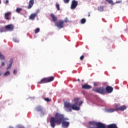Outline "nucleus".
<instances>
[{"label":"nucleus","mask_w":128,"mask_h":128,"mask_svg":"<svg viewBox=\"0 0 128 128\" xmlns=\"http://www.w3.org/2000/svg\"><path fill=\"white\" fill-rule=\"evenodd\" d=\"M66 120H68V118H65L63 114L56 113L54 117H52L50 119V126L51 128H54L56 124L60 126L62 124V128H68L70 126V122Z\"/></svg>","instance_id":"nucleus-1"},{"label":"nucleus","mask_w":128,"mask_h":128,"mask_svg":"<svg viewBox=\"0 0 128 128\" xmlns=\"http://www.w3.org/2000/svg\"><path fill=\"white\" fill-rule=\"evenodd\" d=\"M78 100H80V98H75V103L73 104H72L68 102H65L64 107L66 108V112H70L72 110H80V107L82 104V101L80 102Z\"/></svg>","instance_id":"nucleus-2"},{"label":"nucleus","mask_w":128,"mask_h":128,"mask_svg":"<svg viewBox=\"0 0 128 128\" xmlns=\"http://www.w3.org/2000/svg\"><path fill=\"white\" fill-rule=\"evenodd\" d=\"M88 128H106V124L100 122L90 121L89 122Z\"/></svg>","instance_id":"nucleus-3"},{"label":"nucleus","mask_w":128,"mask_h":128,"mask_svg":"<svg viewBox=\"0 0 128 128\" xmlns=\"http://www.w3.org/2000/svg\"><path fill=\"white\" fill-rule=\"evenodd\" d=\"M118 105L116 104L115 106V107H116L115 108L108 109L107 112H118V110H120L121 112H124V110H126V106L124 105L122 106L119 108H118Z\"/></svg>","instance_id":"nucleus-4"},{"label":"nucleus","mask_w":128,"mask_h":128,"mask_svg":"<svg viewBox=\"0 0 128 128\" xmlns=\"http://www.w3.org/2000/svg\"><path fill=\"white\" fill-rule=\"evenodd\" d=\"M54 80V78L52 76L46 78H42L40 81H39L37 82L38 84H46L48 82H52Z\"/></svg>","instance_id":"nucleus-5"},{"label":"nucleus","mask_w":128,"mask_h":128,"mask_svg":"<svg viewBox=\"0 0 128 128\" xmlns=\"http://www.w3.org/2000/svg\"><path fill=\"white\" fill-rule=\"evenodd\" d=\"M92 90V92H98V94H106V89L104 87H100L96 88H93Z\"/></svg>","instance_id":"nucleus-6"},{"label":"nucleus","mask_w":128,"mask_h":128,"mask_svg":"<svg viewBox=\"0 0 128 128\" xmlns=\"http://www.w3.org/2000/svg\"><path fill=\"white\" fill-rule=\"evenodd\" d=\"M64 21L60 20L58 22H56L55 26L59 28H64Z\"/></svg>","instance_id":"nucleus-7"},{"label":"nucleus","mask_w":128,"mask_h":128,"mask_svg":"<svg viewBox=\"0 0 128 128\" xmlns=\"http://www.w3.org/2000/svg\"><path fill=\"white\" fill-rule=\"evenodd\" d=\"M78 1L76 0H73L72 1L71 6H70L71 10L76 9V6H78Z\"/></svg>","instance_id":"nucleus-8"},{"label":"nucleus","mask_w":128,"mask_h":128,"mask_svg":"<svg viewBox=\"0 0 128 128\" xmlns=\"http://www.w3.org/2000/svg\"><path fill=\"white\" fill-rule=\"evenodd\" d=\"M12 15V12H6L4 14V18L6 20H10L12 18H10V16Z\"/></svg>","instance_id":"nucleus-9"},{"label":"nucleus","mask_w":128,"mask_h":128,"mask_svg":"<svg viewBox=\"0 0 128 128\" xmlns=\"http://www.w3.org/2000/svg\"><path fill=\"white\" fill-rule=\"evenodd\" d=\"M106 90V94H111V92H112V91L114 90V88L110 86H107L105 89Z\"/></svg>","instance_id":"nucleus-10"},{"label":"nucleus","mask_w":128,"mask_h":128,"mask_svg":"<svg viewBox=\"0 0 128 128\" xmlns=\"http://www.w3.org/2000/svg\"><path fill=\"white\" fill-rule=\"evenodd\" d=\"M14 28V26L12 24H8L5 26V30H12Z\"/></svg>","instance_id":"nucleus-11"},{"label":"nucleus","mask_w":128,"mask_h":128,"mask_svg":"<svg viewBox=\"0 0 128 128\" xmlns=\"http://www.w3.org/2000/svg\"><path fill=\"white\" fill-rule=\"evenodd\" d=\"M34 0H30L29 2V4L28 6V10L30 9L31 8H32L34 6Z\"/></svg>","instance_id":"nucleus-12"},{"label":"nucleus","mask_w":128,"mask_h":128,"mask_svg":"<svg viewBox=\"0 0 128 128\" xmlns=\"http://www.w3.org/2000/svg\"><path fill=\"white\" fill-rule=\"evenodd\" d=\"M36 112H40L42 114H44V112L42 110V106H37L36 108Z\"/></svg>","instance_id":"nucleus-13"},{"label":"nucleus","mask_w":128,"mask_h":128,"mask_svg":"<svg viewBox=\"0 0 128 128\" xmlns=\"http://www.w3.org/2000/svg\"><path fill=\"white\" fill-rule=\"evenodd\" d=\"M106 128H118L116 124H112L106 126Z\"/></svg>","instance_id":"nucleus-14"},{"label":"nucleus","mask_w":128,"mask_h":128,"mask_svg":"<svg viewBox=\"0 0 128 128\" xmlns=\"http://www.w3.org/2000/svg\"><path fill=\"white\" fill-rule=\"evenodd\" d=\"M82 88H84V90H90V88H92V86L87 84H84L82 86Z\"/></svg>","instance_id":"nucleus-15"},{"label":"nucleus","mask_w":128,"mask_h":128,"mask_svg":"<svg viewBox=\"0 0 128 128\" xmlns=\"http://www.w3.org/2000/svg\"><path fill=\"white\" fill-rule=\"evenodd\" d=\"M50 16H51L53 22H56V20H58V17L56 16H54V14H51Z\"/></svg>","instance_id":"nucleus-16"},{"label":"nucleus","mask_w":128,"mask_h":128,"mask_svg":"<svg viewBox=\"0 0 128 128\" xmlns=\"http://www.w3.org/2000/svg\"><path fill=\"white\" fill-rule=\"evenodd\" d=\"M37 14H38L36 13H34V14H31L29 18L30 20H34V18H36V16Z\"/></svg>","instance_id":"nucleus-17"},{"label":"nucleus","mask_w":128,"mask_h":128,"mask_svg":"<svg viewBox=\"0 0 128 128\" xmlns=\"http://www.w3.org/2000/svg\"><path fill=\"white\" fill-rule=\"evenodd\" d=\"M10 64L8 66L7 70H10V68H12V62H14V60L12 58L10 59Z\"/></svg>","instance_id":"nucleus-18"},{"label":"nucleus","mask_w":128,"mask_h":128,"mask_svg":"<svg viewBox=\"0 0 128 128\" xmlns=\"http://www.w3.org/2000/svg\"><path fill=\"white\" fill-rule=\"evenodd\" d=\"M98 12H104V6H100L98 7Z\"/></svg>","instance_id":"nucleus-19"},{"label":"nucleus","mask_w":128,"mask_h":128,"mask_svg":"<svg viewBox=\"0 0 128 128\" xmlns=\"http://www.w3.org/2000/svg\"><path fill=\"white\" fill-rule=\"evenodd\" d=\"M6 58L4 57V56L2 54V52H0V60H5Z\"/></svg>","instance_id":"nucleus-20"},{"label":"nucleus","mask_w":128,"mask_h":128,"mask_svg":"<svg viewBox=\"0 0 128 128\" xmlns=\"http://www.w3.org/2000/svg\"><path fill=\"white\" fill-rule=\"evenodd\" d=\"M22 10V8H17L16 9V12L20 14V11Z\"/></svg>","instance_id":"nucleus-21"},{"label":"nucleus","mask_w":128,"mask_h":128,"mask_svg":"<svg viewBox=\"0 0 128 128\" xmlns=\"http://www.w3.org/2000/svg\"><path fill=\"white\" fill-rule=\"evenodd\" d=\"M106 2H108L110 4H114V2H112V0H106Z\"/></svg>","instance_id":"nucleus-22"},{"label":"nucleus","mask_w":128,"mask_h":128,"mask_svg":"<svg viewBox=\"0 0 128 128\" xmlns=\"http://www.w3.org/2000/svg\"><path fill=\"white\" fill-rule=\"evenodd\" d=\"M86 18H82L81 20V23L82 24H86Z\"/></svg>","instance_id":"nucleus-23"},{"label":"nucleus","mask_w":128,"mask_h":128,"mask_svg":"<svg viewBox=\"0 0 128 128\" xmlns=\"http://www.w3.org/2000/svg\"><path fill=\"white\" fill-rule=\"evenodd\" d=\"M10 71H7L4 74V76H10Z\"/></svg>","instance_id":"nucleus-24"},{"label":"nucleus","mask_w":128,"mask_h":128,"mask_svg":"<svg viewBox=\"0 0 128 128\" xmlns=\"http://www.w3.org/2000/svg\"><path fill=\"white\" fill-rule=\"evenodd\" d=\"M40 28H36L34 30L35 34H38V32H40Z\"/></svg>","instance_id":"nucleus-25"},{"label":"nucleus","mask_w":128,"mask_h":128,"mask_svg":"<svg viewBox=\"0 0 128 128\" xmlns=\"http://www.w3.org/2000/svg\"><path fill=\"white\" fill-rule=\"evenodd\" d=\"M56 7L57 8L58 10H60V4H56Z\"/></svg>","instance_id":"nucleus-26"},{"label":"nucleus","mask_w":128,"mask_h":128,"mask_svg":"<svg viewBox=\"0 0 128 128\" xmlns=\"http://www.w3.org/2000/svg\"><path fill=\"white\" fill-rule=\"evenodd\" d=\"M44 100H46V102H52V100L50 99L49 98H44Z\"/></svg>","instance_id":"nucleus-27"},{"label":"nucleus","mask_w":128,"mask_h":128,"mask_svg":"<svg viewBox=\"0 0 128 128\" xmlns=\"http://www.w3.org/2000/svg\"><path fill=\"white\" fill-rule=\"evenodd\" d=\"M0 32H4V28L2 27L0 28Z\"/></svg>","instance_id":"nucleus-28"},{"label":"nucleus","mask_w":128,"mask_h":128,"mask_svg":"<svg viewBox=\"0 0 128 128\" xmlns=\"http://www.w3.org/2000/svg\"><path fill=\"white\" fill-rule=\"evenodd\" d=\"M70 0H64V4H68Z\"/></svg>","instance_id":"nucleus-29"},{"label":"nucleus","mask_w":128,"mask_h":128,"mask_svg":"<svg viewBox=\"0 0 128 128\" xmlns=\"http://www.w3.org/2000/svg\"><path fill=\"white\" fill-rule=\"evenodd\" d=\"M13 42H18V40L16 38H14L13 39Z\"/></svg>","instance_id":"nucleus-30"},{"label":"nucleus","mask_w":128,"mask_h":128,"mask_svg":"<svg viewBox=\"0 0 128 128\" xmlns=\"http://www.w3.org/2000/svg\"><path fill=\"white\" fill-rule=\"evenodd\" d=\"M84 58V56L82 55L80 57V60H83Z\"/></svg>","instance_id":"nucleus-31"},{"label":"nucleus","mask_w":128,"mask_h":128,"mask_svg":"<svg viewBox=\"0 0 128 128\" xmlns=\"http://www.w3.org/2000/svg\"><path fill=\"white\" fill-rule=\"evenodd\" d=\"M122 0L117 1L116 2V4H121Z\"/></svg>","instance_id":"nucleus-32"},{"label":"nucleus","mask_w":128,"mask_h":128,"mask_svg":"<svg viewBox=\"0 0 128 128\" xmlns=\"http://www.w3.org/2000/svg\"><path fill=\"white\" fill-rule=\"evenodd\" d=\"M6 64L4 63V62H2V66H4Z\"/></svg>","instance_id":"nucleus-33"},{"label":"nucleus","mask_w":128,"mask_h":128,"mask_svg":"<svg viewBox=\"0 0 128 128\" xmlns=\"http://www.w3.org/2000/svg\"><path fill=\"white\" fill-rule=\"evenodd\" d=\"M13 74H16V70H14V72H13Z\"/></svg>","instance_id":"nucleus-34"},{"label":"nucleus","mask_w":128,"mask_h":128,"mask_svg":"<svg viewBox=\"0 0 128 128\" xmlns=\"http://www.w3.org/2000/svg\"><path fill=\"white\" fill-rule=\"evenodd\" d=\"M6 4H8V0H6Z\"/></svg>","instance_id":"nucleus-35"},{"label":"nucleus","mask_w":128,"mask_h":128,"mask_svg":"<svg viewBox=\"0 0 128 128\" xmlns=\"http://www.w3.org/2000/svg\"><path fill=\"white\" fill-rule=\"evenodd\" d=\"M88 16H90V14L88 13Z\"/></svg>","instance_id":"nucleus-36"},{"label":"nucleus","mask_w":128,"mask_h":128,"mask_svg":"<svg viewBox=\"0 0 128 128\" xmlns=\"http://www.w3.org/2000/svg\"><path fill=\"white\" fill-rule=\"evenodd\" d=\"M78 82H80V79H78Z\"/></svg>","instance_id":"nucleus-37"},{"label":"nucleus","mask_w":128,"mask_h":128,"mask_svg":"<svg viewBox=\"0 0 128 128\" xmlns=\"http://www.w3.org/2000/svg\"><path fill=\"white\" fill-rule=\"evenodd\" d=\"M0 76H2V73H0Z\"/></svg>","instance_id":"nucleus-38"},{"label":"nucleus","mask_w":128,"mask_h":128,"mask_svg":"<svg viewBox=\"0 0 128 128\" xmlns=\"http://www.w3.org/2000/svg\"><path fill=\"white\" fill-rule=\"evenodd\" d=\"M0 4H2V2L0 0Z\"/></svg>","instance_id":"nucleus-39"}]
</instances>
